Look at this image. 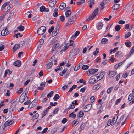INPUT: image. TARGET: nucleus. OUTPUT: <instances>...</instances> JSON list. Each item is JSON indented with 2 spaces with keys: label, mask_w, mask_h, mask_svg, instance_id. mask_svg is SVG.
Segmentation results:
<instances>
[{
  "label": "nucleus",
  "mask_w": 134,
  "mask_h": 134,
  "mask_svg": "<svg viewBox=\"0 0 134 134\" xmlns=\"http://www.w3.org/2000/svg\"><path fill=\"white\" fill-rule=\"evenodd\" d=\"M98 8H97L92 13L91 15L90 16L88 19L87 20L88 21L89 20L93 19L98 14Z\"/></svg>",
  "instance_id": "f257e3e1"
},
{
  "label": "nucleus",
  "mask_w": 134,
  "mask_h": 134,
  "mask_svg": "<svg viewBox=\"0 0 134 134\" xmlns=\"http://www.w3.org/2000/svg\"><path fill=\"white\" fill-rule=\"evenodd\" d=\"M76 16H74L70 18L67 22L66 25L68 26L73 23L76 20Z\"/></svg>",
  "instance_id": "f03ea898"
},
{
  "label": "nucleus",
  "mask_w": 134,
  "mask_h": 134,
  "mask_svg": "<svg viewBox=\"0 0 134 134\" xmlns=\"http://www.w3.org/2000/svg\"><path fill=\"white\" fill-rule=\"evenodd\" d=\"M10 3L9 1L5 2L2 7V9H5L6 11H7L10 9Z\"/></svg>",
  "instance_id": "7ed1b4c3"
},
{
  "label": "nucleus",
  "mask_w": 134,
  "mask_h": 134,
  "mask_svg": "<svg viewBox=\"0 0 134 134\" xmlns=\"http://www.w3.org/2000/svg\"><path fill=\"white\" fill-rule=\"evenodd\" d=\"M46 30V28L45 26H41L37 30V34L39 35H42L45 32Z\"/></svg>",
  "instance_id": "20e7f679"
},
{
  "label": "nucleus",
  "mask_w": 134,
  "mask_h": 134,
  "mask_svg": "<svg viewBox=\"0 0 134 134\" xmlns=\"http://www.w3.org/2000/svg\"><path fill=\"white\" fill-rule=\"evenodd\" d=\"M97 75L93 76L91 77V78L89 80V82L90 84H93L95 82H97L98 80L95 79V77H96Z\"/></svg>",
  "instance_id": "39448f33"
},
{
  "label": "nucleus",
  "mask_w": 134,
  "mask_h": 134,
  "mask_svg": "<svg viewBox=\"0 0 134 134\" xmlns=\"http://www.w3.org/2000/svg\"><path fill=\"white\" fill-rule=\"evenodd\" d=\"M56 0H50L49 2V7H54L56 4Z\"/></svg>",
  "instance_id": "423d86ee"
},
{
  "label": "nucleus",
  "mask_w": 134,
  "mask_h": 134,
  "mask_svg": "<svg viewBox=\"0 0 134 134\" xmlns=\"http://www.w3.org/2000/svg\"><path fill=\"white\" fill-rule=\"evenodd\" d=\"M17 104V102L15 101L12 103V104L10 106V110H11L12 111H13L14 108H15Z\"/></svg>",
  "instance_id": "0eeeda50"
},
{
  "label": "nucleus",
  "mask_w": 134,
  "mask_h": 134,
  "mask_svg": "<svg viewBox=\"0 0 134 134\" xmlns=\"http://www.w3.org/2000/svg\"><path fill=\"white\" fill-rule=\"evenodd\" d=\"M14 122L13 121L9 120L6 121L4 124L5 127H6L12 124Z\"/></svg>",
  "instance_id": "6e6552de"
},
{
  "label": "nucleus",
  "mask_w": 134,
  "mask_h": 134,
  "mask_svg": "<svg viewBox=\"0 0 134 134\" xmlns=\"http://www.w3.org/2000/svg\"><path fill=\"white\" fill-rule=\"evenodd\" d=\"M91 104H88L86 105L84 107V109H85L84 111L85 112H87L89 111L91 108Z\"/></svg>",
  "instance_id": "1a4fd4ad"
},
{
  "label": "nucleus",
  "mask_w": 134,
  "mask_h": 134,
  "mask_svg": "<svg viewBox=\"0 0 134 134\" xmlns=\"http://www.w3.org/2000/svg\"><path fill=\"white\" fill-rule=\"evenodd\" d=\"M60 27L58 26V27L57 28H55L52 34V35L53 36H54L57 34V33L59 32V28Z\"/></svg>",
  "instance_id": "9d476101"
},
{
  "label": "nucleus",
  "mask_w": 134,
  "mask_h": 134,
  "mask_svg": "<svg viewBox=\"0 0 134 134\" xmlns=\"http://www.w3.org/2000/svg\"><path fill=\"white\" fill-rule=\"evenodd\" d=\"M109 73L108 76L109 77H112L114 76L116 73V72L114 71H111L110 70L109 71Z\"/></svg>",
  "instance_id": "9b49d317"
},
{
  "label": "nucleus",
  "mask_w": 134,
  "mask_h": 134,
  "mask_svg": "<svg viewBox=\"0 0 134 134\" xmlns=\"http://www.w3.org/2000/svg\"><path fill=\"white\" fill-rule=\"evenodd\" d=\"M98 70L97 69H93V68L90 69L88 71L90 74H93L97 72Z\"/></svg>",
  "instance_id": "f8f14e48"
},
{
  "label": "nucleus",
  "mask_w": 134,
  "mask_h": 134,
  "mask_svg": "<svg viewBox=\"0 0 134 134\" xmlns=\"http://www.w3.org/2000/svg\"><path fill=\"white\" fill-rule=\"evenodd\" d=\"M21 62L20 60L16 61L13 63V65L16 66L20 67L21 66Z\"/></svg>",
  "instance_id": "ddd939ff"
},
{
  "label": "nucleus",
  "mask_w": 134,
  "mask_h": 134,
  "mask_svg": "<svg viewBox=\"0 0 134 134\" xmlns=\"http://www.w3.org/2000/svg\"><path fill=\"white\" fill-rule=\"evenodd\" d=\"M118 118V116L116 115L112 119V125H114L116 122L117 119Z\"/></svg>",
  "instance_id": "4468645a"
},
{
  "label": "nucleus",
  "mask_w": 134,
  "mask_h": 134,
  "mask_svg": "<svg viewBox=\"0 0 134 134\" xmlns=\"http://www.w3.org/2000/svg\"><path fill=\"white\" fill-rule=\"evenodd\" d=\"M66 6V5L63 2H62L60 3L59 6V8L60 10H63L65 7Z\"/></svg>",
  "instance_id": "2eb2a0df"
},
{
  "label": "nucleus",
  "mask_w": 134,
  "mask_h": 134,
  "mask_svg": "<svg viewBox=\"0 0 134 134\" xmlns=\"http://www.w3.org/2000/svg\"><path fill=\"white\" fill-rule=\"evenodd\" d=\"M26 97V96H24V95H21L19 98V102L21 103L23 102Z\"/></svg>",
  "instance_id": "dca6fc26"
},
{
  "label": "nucleus",
  "mask_w": 134,
  "mask_h": 134,
  "mask_svg": "<svg viewBox=\"0 0 134 134\" xmlns=\"http://www.w3.org/2000/svg\"><path fill=\"white\" fill-rule=\"evenodd\" d=\"M20 47V46L19 44H16L15 45L13 48V52H14L18 49Z\"/></svg>",
  "instance_id": "f3484780"
},
{
  "label": "nucleus",
  "mask_w": 134,
  "mask_h": 134,
  "mask_svg": "<svg viewBox=\"0 0 134 134\" xmlns=\"http://www.w3.org/2000/svg\"><path fill=\"white\" fill-rule=\"evenodd\" d=\"M103 26V24L101 22H99L97 26V28L98 30L101 29Z\"/></svg>",
  "instance_id": "a211bd4d"
},
{
  "label": "nucleus",
  "mask_w": 134,
  "mask_h": 134,
  "mask_svg": "<svg viewBox=\"0 0 134 134\" xmlns=\"http://www.w3.org/2000/svg\"><path fill=\"white\" fill-rule=\"evenodd\" d=\"M5 30H3L1 32V35L2 36H4L6 35H8L10 33V32L7 31V32L5 33Z\"/></svg>",
  "instance_id": "6ab92c4d"
},
{
  "label": "nucleus",
  "mask_w": 134,
  "mask_h": 134,
  "mask_svg": "<svg viewBox=\"0 0 134 134\" xmlns=\"http://www.w3.org/2000/svg\"><path fill=\"white\" fill-rule=\"evenodd\" d=\"M53 62V60H52L51 61V62H49L47 64V71L48 70H47L48 69H49L52 67L53 64L52 62Z\"/></svg>",
  "instance_id": "aec40b11"
},
{
  "label": "nucleus",
  "mask_w": 134,
  "mask_h": 134,
  "mask_svg": "<svg viewBox=\"0 0 134 134\" xmlns=\"http://www.w3.org/2000/svg\"><path fill=\"white\" fill-rule=\"evenodd\" d=\"M59 45L60 44L59 43H57L56 44H54L52 48V51H54L56 48L59 46Z\"/></svg>",
  "instance_id": "412c9836"
},
{
  "label": "nucleus",
  "mask_w": 134,
  "mask_h": 134,
  "mask_svg": "<svg viewBox=\"0 0 134 134\" xmlns=\"http://www.w3.org/2000/svg\"><path fill=\"white\" fill-rule=\"evenodd\" d=\"M120 6V4H115L113 6V8L114 10H116L118 9Z\"/></svg>",
  "instance_id": "4be33fe9"
},
{
  "label": "nucleus",
  "mask_w": 134,
  "mask_h": 134,
  "mask_svg": "<svg viewBox=\"0 0 134 134\" xmlns=\"http://www.w3.org/2000/svg\"><path fill=\"white\" fill-rule=\"evenodd\" d=\"M71 13V10H70L67 11L65 13V15L66 17H68Z\"/></svg>",
  "instance_id": "5701e85b"
},
{
  "label": "nucleus",
  "mask_w": 134,
  "mask_h": 134,
  "mask_svg": "<svg viewBox=\"0 0 134 134\" xmlns=\"http://www.w3.org/2000/svg\"><path fill=\"white\" fill-rule=\"evenodd\" d=\"M84 113L82 111H80L78 113L79 115L78 116V118H80L83 116L84 115Z\"/></svg>",
  "instance_id": "b1692460"
},
{
  "label": "nucleus",
  "mask_w": 134,
  "mask_h": 134,
  "mask_svg": "<svg viewBox=\"0 0 134 134\" xmlns=\"http://www.w3.org/2000/svg\"><path fill=\"white\" fill-rule=\"evenodd\" d=\"M19 30L21 31H23L24 29V27L23 26L20 25L17 27Z\"/></svg>",
  "instance_id": "393cba45"
},
{
  "label": "nucleus",
  "mask_w": 134,
  "mask_h": 134,
  "mask_svg": "<svg viewBox=\"0 0 134 134\" xmlns=\"http://www.w3.org/2000/svg\"><path fill=\"white\" fill-rule=\"evenodd\" d=\"M59 96L58 94H56L53 98V100L55 101H57L59 98Z\"/></svg>",
  "instance_id": "a878e982"
},
{
  "label": "nucleus",
  "mask_w": 134,
  "mask_h": 134,
  "mask_svg": "<svg viewBox=\"0 0 134 134\" xmlns=\"http://www.w3.org/2000/svg\"><path fill=\"white\" fill-rule=\"evenodd\" d=\"M67 69H65L64 70L61 72L60 73V76H63L64 74H65L66 72L67 71Z\"/></svg>",
  "instance_id": "bb28decb"
},
{
  "label": "nucleus",
  "mask_w": 134,
  "mask_h": 134,
  "mask_svg": "<svg viewBox=\"0 0 134 134\" xmlns=\"http://www.w3.org/2000/svg\"><path fill=\"white\" fill-rule=\"evenodd\" d=\"M39 116V114L38 113H36L33 116L32 119L33 120H34V119H36Z\"/></svg>",
  "instance_id": "cd10ccee"
},
{
  "label": "nucleus",
  "mask_w": 134,
  "mask_h": 134,
  "mask_svg": "<svg viewBox=\"0 0 134 134\" xmlns=\"http://www.w3.org/2000/svg\"><path fill=\"white\" fill-rule=\"evenodd\" d=\"M113 88V87L111 86L107 90V93L108 94H109L111 91L112 90Z\"/></svg>",
  "instance_id": "c85d7f7f"
},
{
  "label": "nucleus",
  "mask_w": 134,
  "mask_h": 134,
  "mask_svg": "<svg viewBox=\"0 0 134 134\" xmlns=\"http://www.w3.org/2000/svg\"><path fill=\"white\" fill-rule=\"evenodd\" d=\"M76 115L75 114H74V112L71 113L69 115V117H71L72 118H75L76 117Z\"/></svg>",
  "instance_id": "c756f323"
},
{
  "label": "nucleus",
  "mask_w": 134,
  "mask_h": 134,
  "mask_svg": "<svg viewBox=\"0 0 134 134\" xmlns=\"http://www.w3.org/2000/svg\"><path fill=\"white\" fill-rule=\"evenodd\" d=\"M134 96L132 94H130L129 96L128 100L130 101L131 100L134 98Z\"/></svg>",
  "instance_id": "7c9ffc66"
},
{
  "label": "nucleus",
  "mask_w": 134,
  "mask_h": 134,
  "mask_svg": "<svg viewBox=\"0 0 134 134\" xmlns=\"http://www.w3.org/2000/svg\"><path fill=\"white\" fill-rule=\"evenodd\" d=\"M85 1V0H80L77 3V4L78 5H81L83 3H84Z\"/></svg>",
  "instance_id": "2f4dec72"
},
{
  "label": "nucleus",
  "mask_w": 134,
  "mask_h": 134,
  "mask_svg": "<svg viewBox=\"0 0 134 134\" xmlns=\"http://www.w3.org/2000/svg\"><path fill=\"white\" fill-rule=\"evenodd\" d=\"M108 41V40L106 38L102 39L101 41V43L102 44H104L107 42Z\"/></svg>",
  "instance_id": "473e14b6"
},
{
  "label": "nucleus",
  "mask_w": 134,
  "mask_h": 134,
  "mask_svg": "<svg viewBox=\"0 0 134 134\" xmlns=\"http://www.w3.org/2000/svg\"><path fill=\"white\" fill-rule=\"evenodd\" d=\"M98 74L100 77V79H99V80L102 79L104 75V72H102L100 73V74Z\"/></svg>",
  "instance_id": "72a5a7b5"
},
{
  "label": "nucleus",
  "mask_w": 134,
  "mask_h": 134,
  "mask_svg": "<svg viewBox=\"0 0 134 134\" xmlns=\"http://www.w3.org/2000/svg\"><path fill=\"white\" fill-rule=\"evenodd\" d=\"M54 93V92L53 91H52L49 93L47 95V97L48 98H50L53 95Z\"/></svg>",
  "instance_id": "f704fd0d"
},
{
  "label": "nucleus",
  "mask_w": 134,
  "mask_h": 134,
  "mask_svg": "<svg viewBox=\"0 0 134 134\" xmlns=\"http://www.w3.org/2000/svg\"><path fill=\"white\" fill-rule=\"evenodd\" d=\"M79 122V121L77 120H75L73 121V125L74 126H76L78 123Z\"/></svg>",
  "instance_id": "c9c22d12"
},
{
  "label": "nucleus",
  "mask_w": 134,
  "mask_h": 134,
  "mask_svg": "<svg viewBox=\"0 0 134 134\" xmlns=\"http://www.w3.org/2000/svg\"><path fill=\"white\" fill-rule=\"evenodd\" d=\"M120 27L119 25H117L115 26V29L116 31H119L120 29Z\"/></svg>",
  "instance_id": "e433bc0d"
},
{
  "label": "nucleus",
  "mask_w": 134,
  "mask_h": 134,
  "mask_svg": "<svg viewBox=\"0 0 134 134\" xmlns=\"http://www.w3.org/2000/svg\"><path fill=\"white\" fill-rule=\"evenodd\" d=\"M32 104V106H31V107H35V105H37V103L36 102V101L34 100L30 104Z\"/></svg>",
  "instance_id": "4c0bfd02"
},
{
  "label": "nucleus",
  "mask_w": 134,
  "mask_h": 134,
  "mask_svg": "<svg viewBox=\"0 0 134 134\" xmlns=\"http://www.w3.org/2000/svg\"><path fill=\"white\" fill-rule=\"evenodd\" d=\"M98 48H97L96 50L93 52V55H96L99 52Z\"/></svg>",
  "instance_id": "58836bf2"
},
{
  "label": "nucleus",
  "mask_w": 134,
  "mask_h": 134,
  "mask_svg": "<svg viewBox=\"0 0 134 134\" xmlns=\"http://www.w3.org/2000/svg\"><path fill=\"white\" fill-rule=\"evenodd\" d=\"M131 35V33L129 32L125 35V38L126 39L129 37Z\"/></svg>",
  "instance_id": "ea45409f"
},
{
  "label": "nucleus",
  "mask_w": 134,
  "mask_h": 134,
  "mask_svg": "<svg viewBox=\"0 0 134 134\" xmlns=\"http://www.w3.org/2000/svg\"><path fill=\"white\" fill-rule=\"evenodd\" d=\"M89 68V66L87 65H84L82 67V69L84 70H86Z\"/></svg>",
  "instance_id": "a19ab883"
},
{
  "label": "nucleus",
  "mask_w": 134,
  "mask_h": 134,
  "mask_svg": "<svg viewBox=\"0 0 134 134\" xmlns=\"http://www.w3.org/2000/svg\"><path fill=\"white\" fill-rule=\"evenodd\" d=\"M95 100V97L93 96L91 97L90 99V101L91 103H93Z\"/></svg>",
  "instance_id": "79ce46f5"
},
{
  "label": "nucleus",
  "mask_w": 134,
  "mask_h": 134,
  "mask_svg": "<svg viewBox=\"0 0 134 134\" xmlns=\"http://www.w3.org/2000/svg\"><path fill=\"white\" fill-rule=\"evenodd\" d=\"M45 7L44 6H41L40 8V10L41 12H44L45 9Z\"/></svg>",
  "instance_id": "37998d69"
},
{
  "label": "nucleus",
  "mask_w": 134,
  "mask_h": 134,
  "mask_svg": "<svg viewBox=\"0 0 134 134\" xmlns=\"http://www.w3.org/2000/svg\"><path fill=\"white\" fill-rule=\"evenodd\" d=\"M100 87V86H99V85H95L93 86V88L95 90L96 89H98Z\"/></svg>",
  "instance_id": "c03bdc74"
},
{
  "label": "nucleus",
  "mask_w": 134,
  "mask_h": 134,
  "mask_svg": "<svg viewBox=\"0 0 134 134\" xmlns=\"http://www.w3.org/2000/svg\"><path fill=\"white\" fill-rule=\"evenodd\" d=\"M121 51L118 52L115 54V57L116 58L118 57L119 56H120V54H121Z\"/></svg>",
  "instance_id": "a18cd8bd"
},
{
  "label": "nucleus",
  "mask_w": 134,
  "mask_h": 134,
  "mask_svg": "<svg viewBox=\"0 0 134 134\" xmlns=\"http://www.w3.org/2000/svg\"><path fill=\"white\" fill-rule=\"evenodd\" d=\"M112 122L111 120V119H109L108 120L107 123V125L108 126H110L111 125Z\"/></svg>",
  "instance_id": "49530a36"
},
{
  "label": "nucleus",
  "mask_w": 134,
  "mask_h": 134,
  "mask_svg": "<svg viewBox=\"0 0 134 134\" xmlns=\"http://www.w3.org/2000/svg\"><path fill=\"white\" fill-rule=\"evenodd\" d=\"M59 110V109L58 108H56L53 111V114H56L58 112Z\"/></svg>",
  "instance_id": "de8ad7c7"
},
{
  "label": "nucleus",
  "mask_w": 134,
  "mask_h": 134,
  "mask_svg": "<svg viewBox=\"0 0 134 134\" xmlns=\"http://www.w3.org/2000/svg\"><path fill=\"white\" fill-rule=\"evenodd\" d=\"M86 87H85L81 89L80 90V91L82 92L83 93L85 91V90H86Z\"/></svg>",
  "instance_id": "09e8293b"
},
{
  "label": "nucleus",
  "mask_w": 134,
  "mask_h": 134,
  "mask_svg": "<svg viewBox=\"0 0 134 134\" xmlns=\"http://www.w3.org/2000/svg\"><path fill=\"white\" fill-rule=\"evenodd\" d=\"M125 44L127 47H129L131 45V43L130 42H126Z\"/></svg>",
  "instance_id": "8fccbe9b"
},
{
  "label": "nucleus",
  "mask_w": 134,
  "mask_h": 134,
  "mask_svg": "<svg viewBox=\"0 0 134 134\" xmlns=\"http://www.w3.org/2000/svg\"><path fill=\"white\" fill-rule=\"evenodd\" d=\"M67 119L65 118H64L62 120L61 122L63 124H64L67 122Z\"/></svg>",
  "instance_id": "3c124183"
},
{
  "label": "nucleus",
  "mask_w": 134,
  "mask_h": 134,
  "mask_svg": "<svg viewBox=\"0 0 134 134\" xmlns=\"http://www.w3.org/2000/svg\"><path fill=\"white\" fill-rule=\"evenodd\" d=\"M75 107V106L74 105L71 104L70 106L68 107V109H73Z\"/></svg>",
  "instance_id": "603ef678"
},
{
  "label": "nucleus",
  "mask_w": 134,
  "mask_h": 134,
  "mask_svg": "<svg viewBox=\"0 0 134 134\" xmlns=\"http://www.w3.org/2000/svg\"><path fill=\"white\" fill-rule=\"evenodd\" d=\"M10 93V91L9 90H7V93L5 94V96H9Z\"/></svg>",
  "instance_id": "864d4df0"
},
{
  "label": "nucleus",
  "mask_w": 134,
  "mask_h": 134,
  "mask_svg": "<svg viewBox=\"0 0 134 134\" xmlns=\"http://www.w3.org/2000/svg\"><path fill=\"white\" fill-rule=\"evenodd\" d=\"M80 68V65H77L75 67L74 69V71H77Z\"/></svg>",
  "instance_id": "5fc2aeb1"
},
{
  "label": "nucleus",
  "mask_w": 134,
  "mask_h": 134,
  "mask_svg": "<svg viewBox=\"0 0 134 134\" xmlns=\"http://www.w3.org/2000/svg\"><path fill=\"white\" fill-rule=\"evenodd\" d=\"M128 76V75L127 72H125L123 74L122 77L124 78H126Z\"/></svg>",
  "instance_id": "6e6d98bb"
},
{
  "label": "nucleus",
  "mask_w": 134,
  "mask_h": 134,
  "mask_svg": "<svg viewBox=\"0 0 134 134\" xmlns=\"http://www.w3.org/2000/svg\"><path fill=\"white\" fill-rule=\"evenodd\" d=\"M53 15L54 17H57L58 15V13L57 12H54L53 13Z\"/></svg>",
  "instance_id": "4d7b16f0"
},
{
  "label": "nucleus",
  "mask_w": 134,
  "mask_h": 134,
  "mask_svg": "<svg viewBox=\"0 0 134 134\" xmlns=\"http://www.w3.org/2000/svg\"><path fill=\"white\" fill-rule=\"evenodd\" d=\"M54 28L52 26L51 27V29H49L48 31V32L49 33H50L52 32L53 30H54Z\"/></svg>",
  "instance_id": "13d9d810"
},
{
  "label": "nucleus",
  "mask_w": 134,
  "mask_h": 134,
  "mask_svg": "<svg viewBox=\"0 0 134 134\" xmlns=\"http://www.w3.org/2000/svg\"><path fill=\"white\" fill-rule=\"evenodd\" d=\"M46 83L45 82H42L40 84L41 86L42 87H44L45 86V84Z\"/></svg>",
  "instance_id": "bf43d9fd"
},
{
  "label": "nucleus",
  "mask_w": 134,
  "mask_h": 134,
  "mask_svg": "<svg viewBox=\"0 0 134 134\" xmlns=\"http://www.w3.org/2000/svg\"><path fill=\"white\" fill-rule=\"evenodd\" d=\"M61 68H62V67L59 66L57 68L55 69V71L56 72H57L58 70H60L61 69Z\"/></svg>",
  "instance_id": "052dcab7"
},
{
  "label": "nucleus",
  "mask_w": 134,
  "mask_h": 134,
  "mask_svg": "<svg viewBox=\"0 0 134 134\" xmlns=\"http://www.w3.org/2000/svg\"><path fill=\"white\" fill-rule=\"evenodd\" d=\"M47 113V112L45 111H43L42 113V118H43L44 116Z\"/></svg>",
  "instance_id": "680f3d73"
},
{
  "label": "nucleus",
  "mask_w": 134,
  "mask_h": 134,
  "mask_svg": "<svg viewBox=\"0 0 134 134\" xmlns=\"http://www.w3.org/2000/svg\"><path fill=\"white\" fill-rule=\"evenodd\" d=\"M68 87V85H65L62 87V88L63 89V90H65L66 89V88Z\"/></svg>",
  "instance_id": "e2e57ef3"
},
{
  "label": "nucleus",
  "mask_w": 134,
  "mask_h": 134,
  "mask_svg": "<svg viewBox=\"0 0 134 134\" xmlns=\"http://www.w3.org/2000/svg\"><path fill=\"white\" fill-rule=\"evenodd\" d=\"M120 74H119L117 75L116 76V81H118L119 80V79L120 78Z\"/></svg>",
  "instance_id": "0e129e2a"
},
{
  "label": "nucleus",
  "mask_w": 134,
  "mask_h": 134,
  "mask_svg": "<svg viewBox=\"0 0 134 134\" xmlns=\"http://www.w3.org/2000/svg\"><path fill=\"white\" fill-rule=\"evenodd\" d=\"M121 100V99H118L115 102V104L117 105L118 104V103L120 102Z\"/></svg>",
  "instance_id": "69168bd1"
},
{
  "label": "nucleus",
  "mask_w": 134,
  "mask_h": 134,
  "mask_svg": "<svg viewBox=\"0 0 134 134\" xmlns=\"http://www.w3.org/2000/svg\"><path fill=\"white\" fill-rule=\"evenodd\" d=\"M30 79H28L24 83V85L26 86V85L30 82Z\"/></svg>",
  "instance_id": "338daca9"
},
{
  "label": "nucleus",
  "mask_w": 134,
  "mask_h": 134,
  "mask_svg": "<svg viewBox=\"0 0 134 134\" xmlns=\"http://www.w3.org/2000/svg\"><path fill=\"white\" fill-rule=\"evenodd\" d=\"M48 129V128H45L44 129L43 131H42V132L43 134L45 133L47 131Z\"/></svg>",
  "instance_id": "774afa93"
}]
</instances>
